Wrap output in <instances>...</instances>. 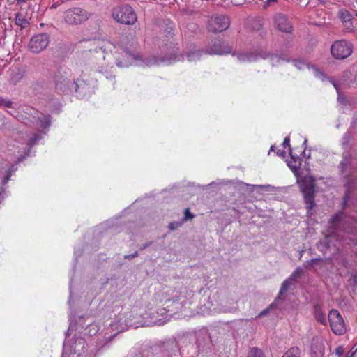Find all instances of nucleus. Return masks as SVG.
Returning <instances> with one entry per match:
<instances>
[{"mask_svg": "<svg viewBox=\"0 0 357 357\" xmlns=\"http://www.w3.org/2000/svg\"><path fill=\"white\" fill-rule=\"evenodd\" d=\"M331 234L325 236L321 245L329 248L333 239L344 243H357V220L342 211L333 215L328 220Z\"/></svg>", "mask_w": 357, "mask_h": 357, "instance_id": "obj_1", "label": "nucleus"}, {"mask_svg": "<svg viewBox=\"0 0 357 357\" xmlns=\"http://www.w3.org/2000/svg\"><path fill=\"white\" fill-rule=\"evenodd\" d=\"M54 83L55 90L58 93L64 94H70L73 93H80L79 89L82 85L84 86L83 82L79 79L75 80L72 78L70 72L60 68L54 76Z\"/></svg>", "mask_w": 357, "mask_h": 357, "instance_id": "obj_2", "label": "nucleus"}, {"mask_svg": "<svg viewBox=\"0 0 357 357\" xmlns=\"http://www.w3.org/2000/svg\"><path fill=\"white\" fill-rule=\"evenodd\" d=\"M19 121L31 128L39 126L45 129L50 126V116L44 115L33 108H27L24 114H21Z\"/></svg>", "mask_w": 357, "mask_h": 357, "instance_id": "obj_3", "label": "nucleus"}, {"mask_svg": "<svg viewBox=\"0 0 357 357\" xmlns=\"http://www.w3.org/2000/svg\"><path fill=\"white\" fill-rule=\"evenodd\" d=\"M299 187L303 193L307 215H311L314 206V180L310 176H305L299 181Z\"/></svg>", "mask_w": 357, "mask_h": 357, "instance_id": "obj_4", "label": "nucleus"}, {"mask_svg": "<svg viewBox=\"0 0 357 357\" xmlns=\"http://www.w3.org/2000/svg\"><path fill=\"white\" fill-rule=\"evenodd\" d=\"M112 17L118 22L127 25L133 24L137 21V15L132 7L123 5L114 8L112 10Z\"/></svg>", "mask_w": 357, "mask_h": 357, "instance_id": "obj_5", "label": "nucleus"}, {"mask_svg": "<svg viewBox=\"0 0 357 357\" xmlns=\"http://www.w3.org/2000/svg\"><path fill=\"white\" fill-rule=\"evenodd\" d=\"M331 52L333 56L336 59H344L351 54L353 47L349 42L345 40H340L333 43Z\"/></svg>", "mask_w": 357, "mask_h": 357, "instance_id": "obj_6", "label": "nucleus"}, {"mask_svg": "<svg viewBox=\"0 0 357 357\" xmlns=\"http://www.w3.org/2000/svg\"><path fill=\"white\" fill-rule=\"evenodd\" d=\"M230 25L229 18L224 15H213L208 20L207 29L211 32H222L229 28Z\"/></svg>", "mask_w": 357, "mask_h": 357, "instance_id": "obj_7", "label": "nucleus"}, {"mask_svg": "<svg viewBox=\"0 0 357 357\" xmlns=\"http://www.w3.org/2000/svg\"><path fill=\"white\" fill-rule=\"evenodd\" d=\"M328 321L333 333L335 335H342L346 332L344 321L337 310H331L329 312Z\"/></svg>", "mask_w": 357, "mask_h": 357, "instance_id": "obj_8", "label": "nucleus"}, {"mask_svg": "<svg viewBox=\"0 0 357 357\" xmlns=\"http://www.w3.org/2000/svg\"><path fill=\"white\" fill-rule=\"evenodd\" d=\"M89 17V13L80 8H73L66 12L65 21L69 24H79Z\"/></svg>", "mask_w": 357, "mask_h": 357, "instance_id": "obj_9", "label": "nucleus"}, {"mask_svg": "<svg viewBox=\"0 0 357 357\" xmlns=\"http://www.w3.org/2000/svg\"><path fill=\"white\" fill-rule=\"evenodd\" d=\"M50 43L47 33H40L33 36L29 40L28 48L33 53H40L45 50Z\"/></svg>", "mask_w": 357, "mask_h": 357, "instance_id": "obj_10", "label": "nucleus"}, {"mask_svg": "<svg viewBox=\"0 0 357 357\" xmlns=\"http://www.w3.org/2000/svg\"><path fill=\"white\" fill-rule=\"evenodd\" d=\"M178 294H183L184 297L188 296L190 298H192L194 296L192 291L189 290L185 287H181L178 289L169 287L163 293L164 298L166 301L173 302L174 298H176Z\"/></svg>", "mask_w": 357, "mask_h": 357, "instance_id": "obj_11", "label": "nucleus"}, {"mask_svg": "<svg viewBox=\"0 0 357 357\" xmlns=\"http://www.w3.org/2000/svg\"><path fill=\"white\" fill-rule=\"evenodd\" d=\"M275 24L278 30L285 33H290L292 30L291 23L287 17L281 13L275 16Z\"/></svg>", "mask_w": 357, "mask_h": 357, "instance_id": "obj_12", "label": "nucleus"}, {"mask_svg": "<svg viewBox=\"0 0 357 357\" xmlns=\"http://www.w3.org/2000/svg\"><path fill=\"white\" fill-rule=\"evenodd\" d=\"M325 347L323 338L321 337H314L311 345L312 357H323L324 354Z\"/></svg>", "mask_w": 357, "mask_h": 357, "instance_id": "obj_13", "label": "nucleus"}, {"mask_svg": "<svg viewBox=\"0 0 357 357\" xmlns=\"http://www.w3.org/2000/svg\"><path fill=\"white\" fill-rule=\"evenodd\" d=\"M209 54H224L231 52V48L224 42L218 40L215 42L207 50Z\"/></svg>", "mask_w": 357, "mask_h": 357, "instance_id": "obj_14", "label": "nucleus"}, {"mask_svg": "<svg viewBox=\"0 0 357 357\" xmlns=\"http://www.w3.org/2000/svg\"><path fill=\"white\" fill-rule=\"evenodd\" d=\"M123 53V59L121 61H118L116 62V65L119 67H127L132 63V61L136 60V56L135 54H132L128 50H124Z\"/></svg>", "mask_w": 357, "mask_h": 357, "instance_id": "obj_15", "label": "nucleus"}, {"mask_svg": "<svg viewBox=\"0 0 357 357\" xmlns=\"http://www.w3.org/2000/svg\"><path fill=\"white\" fill-rule=\"evenodd\" d=\"M24 76V70L22 68H15L10 71V82L16 84L20 82Z\"/></svg>", "mask_w": 357, "mask_h": 357, "instance_id": "obj_16", "label": "nucleus"}, {"mask_svg": "<svg viewBox=\"0 0 357 357\" xmlns=\"http://www.w3.org/2000/svg\"><path fill=\"white\" fill-rule=\"evenodd\" d=\"M294 284V283L291 280V278H288L287 279H286L281 285L278 298L282 294H284L285 292H287L290 289V287Z\"/></svg>", "mask_w": 357, "mask_h": 357, "instance_id": "obj_17", "label": "nucleus"}, {"mask_svg": "<svg viewBox=\"0 0 357 357\" xmlns=\"http://www.w3.org/2000/svg\"><path fill=\"white\" fill-rule=\"evenodd\" d=\"M257 56L254 54H238L237 55L238 61L248 62L256 61Z\"/></svg>", "mask_w": 357, "mask_h": 357, "instance_id": "obj_18", "label": "nucleus"}, {"mask_svg": "<svg viewBox=\"0 0 357 357\" xmlns=\"http://www.w3.org/2000/svg\"><path fill=\"white\" fill-rule=\"evenodd\" d=\"M203 54V52L200 50H195L186 53L188 60L190 61H196L200 59V56Z\"/></svg>", "mask_w": 357, "mask_h": 357, "instance_id": "obj_19", "label": "nucleus"}, {"mask_svg": "<svg viewBox=\"0 0 357 357\" xmlns=\"http://www.w3.org/2000/svg\"><path fill=\"white\" fill-rule=\"evenodd\" d=\"M323 262L321 258H314L304 262L303 266L306 268H311L321 264Z\"/></svg>", "mask_w": 357, "mask_h": 357, "instance_id": "obj_20", "label": "nucleus"}, {"mask_svg": "<svg viewBox=\"0 0 357 357\" xmlns=\"http://www.w3.org/2000/svg\"><path fill=\"white\" fill-rule=\"evenodd\" d=\"M338 15L343 24L345 22H349V21L352 20L351 14L347 10H341L339 12Z\"/></svg>", "mask_w": 357, "mask_h": 357, "instance_id": "obj_21", "label": "nucleus"}, {"mask_svg": "<svg viewBox=\"0 0 357 357\" xmlns=\"http://www.w3.org/2000/svg\"><path fill=\"white\" fill-rule=\"evenodd\" d=\"M41 139V137L39 134L35 133L32 137H31L28 140V146L29 149L26 152V155H29L30 153V149L36 144V143Z\"/></svg>", "mask_w": 357, "mask_h": 357, "instance_id": "obj_22", "label": "nucleus"}, {"mask_svg": "<svg viewBox=\"0 0 357 357\" xmlns=\"http://www.w3.org/2000/svg\"><path fill=\"white\" fill-rule=\"evenodd\" d=\"M300 349L298 347H294L287 350L282 357H300Z\"/></svg>", "mask_w": 357, "mask_h": 357, "instance_id": "obj_23", "label": "nucleus"}, {"mask_svg": "<svg viewBox=\"0 0 357 357\" xmlns=\"http://www.w3.org/2000/svg\"><path fill=\"white\" fill-rule=\"evenodd\" d=\"M169 59L162 58V59H158L154 56H149L146 59V64L149 66L158 64L159 61H168Z\"/></svg>", "mask_w": 357, "mask_h": 357, "instance_id": "obj_24", "label": "nucleus"}, {"mask_svg": "<svg viewBox=\"0 0 357 357\" xmlns=\"http://www.w3.org/2000/svg\"><path fill=\"white\" fill-rule=\"evenodd\" d=\"M248 357H264V355L261 349L253 347L250 349Z\"/></svg>", "mask_w": 357, "mask_h": 357, "instance_id": "obj_25", "label": "nucleus"}, {"mask_svg": "<svg viewBox=\"0 0 357 357\" xmlns=\"http://www.w3.org/2000/svg\"><path fill=\"white\" fill-rule=\"evenodd\" d=\"M303 274V269L301 267H297L289 278H291V280L294 282L296 279L301 278Z\"/></svg>", "mask_w": 357, "mask_h": 357, "instance_id": "obj_26", "label": "nucleus"}, {"mask_svg": "<svg viewBox=\"0 0 357 357\" xmlns=\"http://www.w3.org/2000/svg\"><path fill=\"white\" fill-rule=\"evenodd\" d=\"M181 301V304L183 305H185L187 304L188 301H189V303H191V298L188 297H184L183 294H178L176 298H174L173 302H178Z\"/></svg>", "mask_w": 357, "mask_h": 357, "instance_id": "obj_27", "label": "nucleus"}, {"mask_svg": "<svg viewBox=\"0 0 357 357\" xmlns=\"http://www.w3.org/2000/svg\"><path fill=\"white\" fill-rule=\"evenodd\" d=\"M0 107L13 108V102L8 98L0 97Z\"/></svg>", "mask_w": 357, "mask_h": 357, "instance_id": "obj_28", "label": "nucleus"}, {"mask_svg": "<svg viewBox=\"0 0 357 357\" xmlns=\"http://www.w3.org/2000/svg\"><path fill=\"white\" fill-rule=\"evenodd\" d=\"M15 22H16V24H17L23 28L26 27L27 26V24H29L28 21L26 19L22 17L20 15H17L16 17Z\"/></svg>", "mask_w": 357, "mask_h": 357, "instance_id": "obj_29", "label": "nucleus"}, {"mask_svg": "<svg viewBox=\"0 0 357 357\" xmlns=\"http://www.w3.org/2000/svg\"><path fill=\"white\" fill-rule=\"evenodd\" d=\"M351 141V133L350 132H347L343 137H342V145L346 147L349 145V142Z\"/></svg>", "mask_w": 357, "mask_h": 357, "instance_id": "obj_30", "label": "nucleus"}, {"mask_svg": "<svg viewBox=\"0 0 357 357\" xmlns=\"http://www.w3.org/2000/svg\"><path fill=\"white\" fill-rule=\"evenodd\" d=\"M282 146L284 148H286V147H288L289 148V153L291 155V157L292 159L295 160V156L292 155V152H291V146H290V138L289 137H286L283 143H282Z\"/></svg>", "mask_w": 357, "mask_h": 357, "instance_id": "obj_31", "label": "nucleus"}, {"mask_svg": "<svg viewBox=\"0 0 357 357\" xmlns=\"http://www.w3.org/2000/svg\"><path fill=\"white\" fill-rule=\"evenodd\" d=\"M316 319L317 321L320 322L321 324L325 325L326 324V318L324 314L321 312H317L315 315Z\"/></svg>", "mask_w": 357, "mask_h": 357, "instance_id": "obj_32", "label": "nucleus"}, {"mask_svg": "<svg viewBox=\"0 0 357 357\" xmlns=\"http://www.w3.org/2000/svg\"><path fill=\"white\" fill-rule=\"evenodd\" d=\"M183 222H173L169 223L168 227L169 230L174 231L177 229L178 227H180L182 225Z\"/></svg>", "mask_w": 357, "mask_h": 357, "instance_id": "obj_33", "label": "nucleus"}, {"mask_svg": "<svg viewBox=\"0 0 357 357\" xmlns=\"http://www.w3.org/2000/svg\"><path fill=\"white\" fill-rule=\"evenodd\" d=\"M348 164H349V161L346 158H344L341 161V162L340 163V168L342 172H344L345 171V169L347 168Z\"/></svg>", "mask_w": 357, "mask_h": 357, "instance_id": "obj_34", "label": "nucleus"}, {"mask_svg": "<svg viewBox=\"0 0 357 357\" xmlns=\"http://www.w3.org/2000/svg\"><path fill=\"white\" fill-rule=\"evenodd\" d=\"M345 349L342 346H339L335 349V354L338 356H342L344 354Z\"/></svg>", "mask_w": 357, "mask_h": 357, "instance_id": "obj_35", "label": "nucleus"}, {"mask_svg": "<svg viewBox=\"0 0 357 357\" xmlns=\"http://www.w3.org/2000/svg\"><path fill=\"white\" fill-rule=\"evenodd\" d=\"M344 28L347 30L349 32H351L354 30V26L352 20L349 21V22L344 23Z\"/></svg>", "mask_w": 357, "mask_h": 357, "instance_id": "obj_36", "label": "nucleus"}, {"mask_svg": "<svg viewBox=\"0 0 357 357\" xmlns=\"http://www.w3.org/2000/svg\"><path fill=\"white\" fill-rule=\"evenodd\" d=\"M194 215L190 212L189 208H186L185 210V217L182 222H183L184 221H186L188 219H192Z\"/></svg>", "mask_w": 357, "mask_h": 357, "instance_id": "obj_37", "label": "nucleus"}, {"mask_svg": "<svg viewBox=\"0 0 357 357\" xmlns=\"http://www.w3.org/2000/svg\"><path fill=\"white\" fill-rule=\"evenodd\" d=\"M11 174H12L11 169H9L8 171H7L6 175L4 176L3 180L2 181L3 185H5L8 182V181L10 180V178L11 176Z\"/></svg>", "mask_w": 357, "mask_h": 357, "instance_id": "obj_38", "label": "nucleus"}, {"mask_svg": "<svg viewBox=\"0 0 357 357\" xmlns=\"http://www.w3.org/2000/svg\"><path fill=\"white\" fill-rule=\"evenodd\" d=\"M350 199V195H349V192H347L344 195V196L343 197V199H342V208H345V206L347 205V202Z\"/></svg>", "mask_w": 357, "mask_h": 357, "instance_id": "obj_39", "label": "nucleus"}, {"mask_svg": "<svg viewBox=\"0 0 357 357\" xmlns=\"http://www.w3.org/2000/svg\"><path fill=\"white\" fill-rule=\"evenodd\" d=\"M5 193V189L3 188H0V204L2 200L4 199L3 194Z\"/></svg>", "mask_w": 357, "mask_h": 357, "instance_id": "obj_40", "label": "nucleus"}, {"mask_svg": "<svg viewBox=\"0 0 357 357\" xmlns=\"http://www.w3.org/2000/svg\"><path fill=\"white\" fill-rule=\"evenodd\" d=\"M269 312V308L264 309L258 315L259 317H261L266 315Z\"/></svg>", "mask_w": 357, "mask_h": 357, "instance_id": "obj_41", "label": "nucleus"}, {"mask_svg": "<svg viewBox=\"0 0 357 357\" xmlns=\"http://www.w3.org/2000/svg\"><path fill=\"white\" fill-rule=\"evenodd\" d=\"M138 256V252H135V253L133 254H131V255H126L125 256V258H127V259H132V258H135V257H137Z\"/></svg>", "mask_w": 357, "mask_h": 357, "instance_id": "obj_42", "label": "nucleus"}, {"mask_svg": "<svg viewBox=\"0 0 357 357\" xmlns=\"http://www.w3.org/2000/svg\"><path fill=\"white\" fill-rule=\"evenodd\" d=\"M331 82L333 85L336 91L338 92L340 89L338 84L335 80H331Z\"/></svg>", "mask_w": 357, "mask_h": 357, "instance_id": "obj_43", "label": "nucleus"}, {"mask_svg": "<svg viewBox=\"0 0 357 357\" xmlns=\"http://www.w3.org/2000/svg\"><path fill=\"white\" fill-rule=\"evenodd\" d=\"M83 345H84V342H83L82 340H79V341H78V342H77V343H76V344H75V349H74L73 351H74L75 353H76V349H76V347H78V346H81V347H83Z\"/></svg>", "mask_w": 357, "mask_h": 357, "instance_id": "obj_44", "label": "nucleus"}, {"mask_svg": "<svg viewBox=\"0 0 357 357\" xmlns=\"http://www.w3.org/2000/svg\"><path fill=\"white\" fill-rule=\"evenodd\" d=\"M277 155L280 156V157L284 158L285 155H286V152L284 151L278 150L277 151Z\"/></svg>", "mask_w": 357, "mask_h": 357, "instance_id": "obj_45", "label": "nucleus"}, {"mask_svg": "<svg viewBox=\"0 0 357 357\" xmlns=\"http://www.w3.org/2000/svg\"><path fill=\"white\" fill-rule=\"evenodd\" d=\"M355 354V351H352V349H351L346 355V357H354V355Z\"/></svg>", "mask_w": 357, "mask_h": 357, "instance_id": "obj_46", "label": "nucleus"}, {"mask_svg": "<svg viewBox=\"0 0 357 357\" xmlns=\"http://www.w3.org/2000/svg\"><path fill=\"white\" fill-rule=\"evenodd\" d=\"M26 156H28V155L26 154L25 155H21L20 157H19L17 160V163L22 162L24 160V159L26 158Z\"/></svg>", "mask_w": 357, "mask_h": 357, "instance_id": "obj_47", "label": "nucleus"}, {"mask_svg": "<svg viewBox=\"0 0 357 357\" xmlns=\"http://www.w3.org/2000/svg\"><path fill=\"white\" fill-rule=\"evenodd\" d=\"M289 167L291 168V170H293V172H296L297 170V167L295 166V165H293L290 163L288 164Z\"/></svg>", "mask_w": 357, "mask_h": 357, "instance_id": "obj_48", "label": "nucleus"}, {"mask_svg": "<svg viewBox=\"0 0 357 357\" xmlns=\"http://www.w3.org/2000/svg\"><path fill=\"white\" fill-rule=\"evenodd\" d=\"M17 4H21L22 3H24L26 0H16Z\"/></svg>", "mask_w": 357, "mask_h": 357, "instance_id": "obj_49", "label": "nucleus"}, {"mask_svg": "<svg viewBox=\"0 0 357 357\" xmlns=\"http://www.w3.org/2000/svg\"><path fill=\"white\" fill-rule=\"evenodd\" d=\"M221 312H231V310H227L225 309V310H221Z\"/></svg>", "mask_w": 357, "mask_h": 357, "instance_id": "obj_50", "label": "nucleus"}, {"mask_svg": "<svg viewBox=\"0 0 357 357\" xmlns=\"http://www.w3.org/2000/svg\"><path fill=\"white\" fill-rule=\"evenodd\" d=\"M306 143H307V139H305V140L304 141L303 145H304V146H305V145H306Z\"/></svg>", "mask_w": 357, "mask_h": 357, "instance_id": "obj_51", "label": "nucleus"}, {"mask_svg": "<svg viewBox=\"0 0 357 357\" xmlns=\"http://www.w3.org/2000/svg\"><path fill=\"white\" fill-rule=\"evenodd\" d=\"M273 149H274V146H272L271 147V151H273Z\"/></svg>", "mask_w": 357, "mask_h": 357, "instance_id": "obj_52", "label": "nucleus"}, {"mask_svg": "<svg viewBox=\"0 0 357 357\" xmlns=\"http://www.w3.org/2000/svg\"><path fill=\"white\" fill-rule=\"evenodd\" d=\"M148 245V244L145 245L143 248L145 249Z\"/></svg>", "mask_w": 357, "mask_h": 357, "instance_id": "obj_53", "label": "nucleus"}, {"mask_svg": "<svg viewBox=\"0 0 357 357\" xmlns=\"http://www.w3.org/2000/svg\"><path fill=\"white\" fill-rule=\"evenodd\" d=\"M356 16L357 17V12L356 13Z\"/></svg>", "mask_w": 357, "mask_h": 357, "instance_id": "obj_54", "label": "nucleus"}]
</instances>
